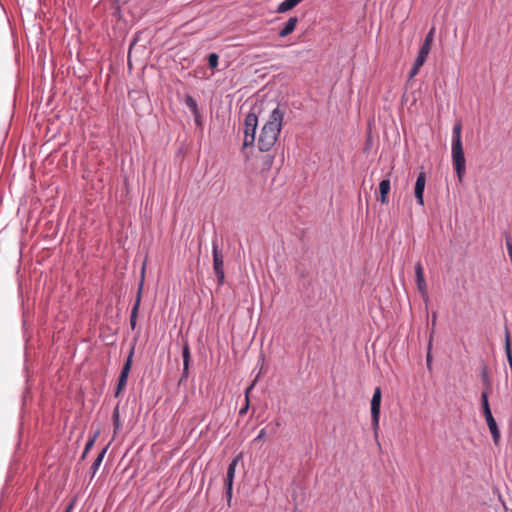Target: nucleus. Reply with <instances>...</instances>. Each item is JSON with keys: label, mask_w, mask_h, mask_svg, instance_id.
Returning a JSON list of instances; mask_svg holds the SVG:
<instances>
[{"label": "nucleus", "mask_w": 512, "mask_h": 512, "mask_svg": "<svg viewBox=\"0 0 512 512\" xmlns=\"http://www.w3.org/2000/svg\"><path fill=\"white\" fill-rule=\"evenodd\" d=\"M284 114L285 112L280 108V105H277L270 112L258 136L257 146L259 151L269 152L273 148L282 129Z\"/></svg>", "instance_id": "1"}, {"label": "nucleus", "mask_w": 512, "mask_h": 512, "mask_svg": "<svg viewBox=\"0 0 512 512\" xmlns=\"http://www.w3.org/2000/svg\"><path fill=\"white\" fill-rule=\"evenodd\" d=\"M258 126V116L254 110H251L244 119V139L242 144V152L245 158L249 159L250 154L246 153V149L253 147L256 140V131Z\"/></svg>", "instance_id": "2"}, {"label": "nucleus", "mask_w": 512, "mask_h": 512, "mask_svg": "<svg viewBox=\"0 0 512 512\" xmlns=\"http://www.w3.org/2000/svg\"><path fill=\"white\" fill-rule=\"evenodd\" d=\"M481 401H482L483 414H484L485 420L487 422L489 431L491 433L493 442L495 445H498L500 442L501 435H500L498 425H497V423L492 415L491 409H490L487 391H483L481 393Z\"/></svg>", "instance_id": "3"}, {"label": "nucleus", "mask_w": 512, "mask_h": 512, "mask_svg": "<svg viewBox=\"0 0 512 512\" xmlns=\"http://www.w3.org/2000/svg\"><path fill=\"white\" fill-rule=\"evenodd\" d=\"M452 163L459 181H462L466 170V160L462 142H455L451 145Z\"/></svg>", "instance_id": "4"}, {"label": "nucleus", "mask_w": 512, "mask_h": 512, "mask_svg": "<svg viewBox=\"0 0 512 512\" xmlns=\"http://www.w3.org/2000/svg\"><path fill=\"white\" fill-rule=\"evenodd\" d=\"M212 255H213V270L217 277V282L219 286L224 284L225 274H224V257L219 249V243L217 237H215L212 241Z\"/></svg>", "instance_id": "5"}, {"label": "nucleus", "mask_w": 512, "mask_h": 512, "mask_svg": "<svg viewBox=\"0 0 512 512\" xmlns=\"http://www.w3.org/2000/svg\"><path fill=\"white\" fill-rule=\"evenodd\" d=\"M380 408H381V388L376 387L371 399V425L375 432L378 433L379 419H380Z\"/></svg>", "instance_id": "6"}, {"label": "nucleus", "mask_w": 512, "mask_h": 512, "mask_svg": "<svg viewBox=\"0 0 512 512\" xmlns=\"http://www.w3.org/2000/svg\"><path fill=\"white\" fill-rule=\"evenodd\" d=\"M133 355H134V345L131 347V350L127 356V359L121 369V372H120V375L118 378V384H117V389L115 392V397L119 396V394L121 393V391L125 388V386L127 384L129 372H130L131 366H132Z\"/></svg>", "instance_id": "7"}, {"label": "nucleus", "mask_w": 512, "mask_h": 512, "mask_svg": "<svg viewBox=\"0 0 512 512\" xmlns=\"http://www.w3.org/2000/svg\"><path fill=\"white\" fill-rule=\"evenodd\" d=\"M241 458L242 454L237 455L235 458L232 459V461L228 465L227 475L225 479L226 496L228 498V501H230L232 498V487L233 480L235 477V471Z\"/></svg>", "instance_id": "8"}, {"label": "nucleus", "mask_w": 512, "mask_h": 512, "mask_svg": "<svg viewBox=\"0 0 512 512\" xmlns=\"http://www.w3.org/2000/svg\"><path fill=\"white\" fill-rule=\"evenodd\" d=\"M415 277H416V285L419 293L424 297H428L427 293V284L424 277V270L421 262H417L415 264Z\"/></svg>", "instance_id": "9"}, {"label": "nucleus", "mask_w": 512, "mask_h": 512, "mask_svg": "<svg viewBox=\"0 0 512 512\" xmlns=\"http://www.w3.org/2000/svg\"><path fill=\"white\" fill-rule=\"evenodd\" d=\"M425 183H426L425 172H420L416 179L415 189H414L416 201L420 206L424 205L423 195H424V190H425Z\"/></svg>", "instance_id": "10"}, {"label": "nucleus", "mask_w": 512, "mask_h": 512, "mask_svg": "<svg viewBox=\"0 0 512 512\" xmlns=\"http://www.w3.org/2000/svg\"><path fill=\"white\" fill-rule=\"evenodd\" d=\"M142 286L143 284L141 283L140 284V287H139V290H138V293H137V297H136V301L131 309V314H130V326H131V329L134 330L136 328V325H137V317H138V311H139V306H140V302H141V295H142Z\"/></svg>", "instance_id": "11"}, {"label": "nucleus", "mask_w": 512, "mask_h": 512, "mask_svg": "<svg viewBox=\"0 0 512 512\" xmlns=\"http://www.w3.org/2000/svg\"><path fill=\"white\" fill-rule=\"evenodd\" d=\"M182 358H183V373L182 377L187 378L188 376V370H189V364H190V347L188 341H185L182 347Z\"/></svg>", "instance_id": "12"}, {"label": "nucleus", "mask_w": 512, "mask_h": 512, "mask_svg": "<svg viewBox=\"0 0 512 512\" xmlns=\"http://www.w3.org/2000/svg\"><path fill=\"white\" fill-rule=\"evenodd\" d=\"M297 23V17H290L285 23L284 27L279 31V37L284 38L291 34L295 30Z\"/></svg>", "instance_id": "13"}, {"label": "nucleus", "mask_w": 512, "mask_h": 512, "mask_svg": "<svg viewBox=\"0 0 512 512\" xmlns=\"http://www.w3.org/2000/svg\"><path fill=\"white\" fill-rule=\"evenodd\" d=\"M379 192H380V202L382 204H387L388 203V194L390 192V179L389 178L383 179L379 183Z\"/></svg>", "instance_id": "14"}, {"label": "nucleus", "mask_w": 512, "mask_h": 512, "mask_svg": "<svg viewBox=\"0 0 512 512\" xmlns=\"http://www.w3.org/2000/svg\"><path fill=\"white\" fill-rule=\"evenodd\" d=\"M430 50H431V48L428 46V44H421V47L418 51V55L415 59L416 66L424 65V63L427 60Z\"/></svg>", "instance_id": "15"}, {"label": "nucleus", "mask_w": 512, "mask_h": 512, "mask_svg": "<svg viewBox=\"0 0 512 512\" xmlns=\"http://www.w3.org/2000/svg\"><path fill=\"white\" fill-rule=\"evenodd\" d=\"M108 449V446L104 447L101 452L98 454V456L96 457V459L94 460V462L92 463L91 467H90V472H91V479L94 478L96 472L98 471L102 461H103V458L106 454V451Z\"/></svg>", "instance_id": "16"}, {"label": "nucleus", "mask_w": 512, "mask_h": 512, "mask_svg": "<svg viewBox=\"0 0 512 512\" xmlns=\"http://www.w3.org/2000/svg\"><path fill=\"white\" fill-rule=\"evenodd\" d=\"M185 104L188 107V109L191 111V113L193 114L194 118L200 117V112H199L197 102L191 95H186Z\"/></svg>", "instance_id": "17"}, {"label": "nucleus", "mask_w": 512, "mask_h": 512, "mask_svg": "<svg viewBox=\"0 0 512 512\" xmlns=\"http://www.w3.org/2000/svg\"><path fill=\"white\" fill-rule=\"evenodd\" d=\"M299 2L297 0H284L281 2L277 7L278 13H284L291 9H293L295 6H297Z\"/></svg>", "instance_id": "18"}, {"label": "nucleus", "mask_w": 512, "mask_h": 512, "mask_svg": "<svg viewBox=\"0 0 512 512\" xmlns=\"http://www.w3.org/2000/svg\"><path fill=\"white\" fill-rule=\"evenodd\" d=\"M505 353L507 357V361L509 363L510 368L512 369V352H511V342L508 328L505 327Z\"/></svg>", "instance_id": "19"}, {"label": "nucleus", "mask_w": 512, "mask_h": 512, "mask_svg": "<svg viewBox=\"0 0 512 512\" xmlns=\"http://www.w3.org/2000/svg\"><path fill=\"white\" fill-rule=\"evenodd\" d=\"M461 132H462V124L460 121H457L452 129V143L462 142L461 140Z\"/></svg>", "instance_id": "20"}, {"label": "nucleus", "mask_w": 512, "mask_h": 512, "mask_svg": "<svg viewBox=\"0 0 512 512\" xmlns=\"http://www.w3.org/2000/svg\"><path fill=\"white\" fill-rule=\"evenodd\" d=\"M254 383H252L245 391V405L239 410V415L243 416L249 409V393L253 389Z\"/></svg>", "instance_id": "21"}, {"label": "nucleus", "mask_w": 512, "mask_h": 512, "mask_svg": "<svg viewBox=\"0 0 512 512\" xmlns=\"http://www.w3.org/2000/svg\"><path fill=\"white\" fill-rule=\"evenodd\" d=\"M112 420H113V426H114V433H116L119 430L120 425H121L118 405L113 410Z\"/></svg>", "instance_id": "22"}, {"label": "nucleus", "mask_w": 512, "mask_h": 512, "mask_svg": "<svg viewBox=\"0 0 512 512\" xmlns=\"http://www.w3.org/2000/svg\"><path fill=\"white\" fill-rule=\"evenodd\" d=\"M219 63V57L216 53H210L208 55V65L211 69L217 68Z\"/></svg>", "instance_id": "23"}, {"label": "nucleus", "mask_w": 512, "mask_h": 512, "mask_svg": "<svg viewBox=\"0 0 512 512\" xmlns=\"http://www.w3.org/2000/svg\"><path fill=\"white\" fill-rule=\"evenodd\" d=\"M433 35H434V28H432L428 34L426 35L424 41L422 44H428V46L431 48V44L433 41Z\"/></svg>", "instance_id": "24"}, {"label": "nucleus", "mask_w": 512, "mask_h": 512, "mask_svg": "<svg viewBox=\"0 0 512 512\" xmlns=\"http://www.w3.org/2000/svg\"><path fill=\"white\" fill-rule=\"evenodd\" d=\"M97 436H98V432L95 433L94 436L86 442V445L84 448L86 451H89L93 447Z\"/></svg>", "instance_id": "25"}, {"label": "nucleus", "mask_w": 512, "mask_h": 512, "mask_svg": "<svg viewBox=\"0 0 512 512\" xmlns=\"http://www.w3.org/2000/svg\"><path fill=\"white\" fill-rule=\"evenodd\" d=\"M421 66H416V62L414 61L413 67L409 73L410 78H413L419 71Z\"/></svg>", "instance_id": "26"}, {"label": "nucleus", "mask_w": 512, "mask_h": 512, "mask_svg": "<svg viewBox=\"0 0 512 512\" xmlns=\"http://www.w3.org/2000/svg\"><path fill=\"white\" fill-rule=\"evenodd\" d=\"M266 436V429L263 428L259 431L257 437L254 439V441H258V440H261L263 439L264 437Z\"/></svg>", "instance_id": "27"}, {"label": "nucleus", "mask_w": 512, "mask_h": 512, "mask_svg": "<svg viewBox=\"0 0 512 512\" xmlns=\"http://www.w3.org/2000/svg\"><path fill=\"white\" fill-rule=\"evenodd\" d=\"M273 160H274V157H273V156H271V155H268V156L266 157L265 164H266V165H268V166H271V165H272V163H273Z\"/></svg>", "instance_id": "28"}, {"label": "nucleus", "mask_w": 512, "mask_h": 512, "mask_svg": "<svg viewBox=\"0 0 512 512\" xmlns=\"http://www.w3.org/2000/svg\"><path fill=\"white\" fill-rule=\"evenodd\" d=\"M431 360H432L431 354L428 352V354L426 356V363H427L428 367H430Z\"/></svg>", "instance_id": "29"}, {"label": "nucleus", "mask_w": 512, "mask_h": 512, "mask_svg": "<svg viewBox=\"0 0 512 512\" xmlns=\"http://www.w3.org/2000/svg\"><path fill=\"white\" fill-rule=\"evenodd\" d=\"M88 452H89V451H86V450L84 449V451H83V453H82L81 458H82V459H84V458L86 457V455H87V453H88Z\"/></svg>", "instance_id": "30"}, {"label": "nucleus", "mask_w": 512, "mask_h": 512, "mask_svg": "<svg viewBox=\"0 0 512 512\" xmlns=\"http://www.w3.org/2000/svg\"><path fill=\"white\" fill-rule=\"evenodd\" d=\"M72 507H73V504H70V505L66 508V511H65V512H71Z\"/></svg>", "instance_id": "31"}, {"label": "nucleus", "mask_w": 512, "mask_h": 512, "mask_svg": "<svg viewBox=\"0 0 512 512\" xmlns=\"http://www.w3.org/2000/svg\"><path fill=\"white\" fill-rule=\"evenodd\" d=\"M72 507H73V504H70V505L66 508V511H65V512H71Z\"/></svg>", "instance_id": "32"}, {"label": "nucleus", "mask_w": 512, "mask_h": 512, "mask_svg": "<svg viewBox=\"0 0 512 512\" xmlns=\"http://www.w3.org/2000/svg\"><path fill=\"white\" fill-rule=\"evenodd\" d=\"M195 122H196L197 124H200V117H199V118H195Z\"/></svg>", "instance_id": "33"}, {"label": "nucleus", "mask_w": 512, "mask_h": 512, "mask_svg": "<svg viewBox=\"0 0 512 512\" xmlns=\"http://www.w3.org/2000/svg\"><path fill=\"white\" fill-rule=\"evenodd\" d=\"M435 321H436V315H433V319H432L433 324H435Z\"/></svg>", "instance_id": "34"}, {"label": "nucleus", "mask_w": 512, "mask_h": 512, "mask_svg": "<svg viewBox=\"0 0 512 512\" xmlns=\"http://www.w3.org/2000/svg\"><path fill=\"white\" fill-rule=\"evenodd\" d=\"M299 3L302 1V0H297Z\"/></svg>", "instance_id": "35"}]
</instances>
